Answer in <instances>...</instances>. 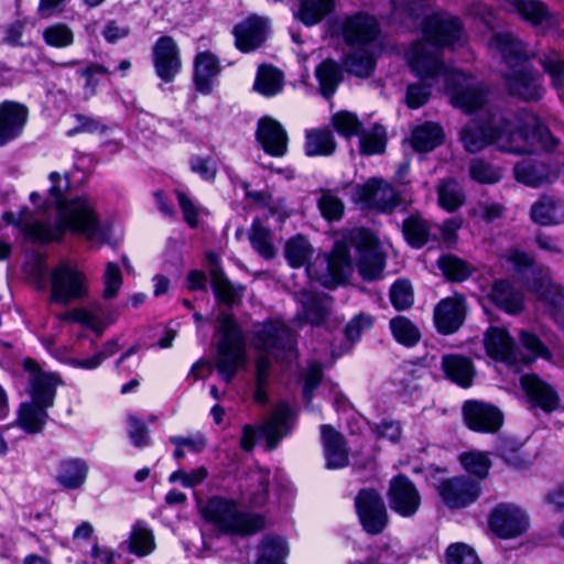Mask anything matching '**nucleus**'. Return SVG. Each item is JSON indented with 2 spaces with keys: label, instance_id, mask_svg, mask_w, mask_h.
Masks as SVG:
<instances>
[{
  "label": "nucleus",
  "instance_id": "nucleus-1",
  "mask_svg": "<svg viewBox=\"0 0 564 564\" xmlns=\"http://www.w3.org/2000/svg\"><path fill=\"white\" fill-rule=\"evenodd\" d=\"M423 41L412 44L406 53L411 70L423 84H413L406 90L410 108H420L429 99L431 88L441 85L453 106L465 112L482 109L486 102L484 85L475 77L447 67L442 58V48L463 45V25L458 18L438 12L425 18L422 28Z\"/></svg>",
  "mask_w": 564,
  "mask_h": 564
},
{
  "label": "nucleus",
  "instance_id": "nucleus-2",
  "mask_svg": "<svg viewBox=\"0 0 564 564\" xmlns=\"http://www.w3.org/2000/svg\"><path fill=\"white\" fill-rule=\"evenodd\" d=\"M464 148L471 153L489 144L513 154H530L538 149L552 150L556 140L539 117L531 112L513 113L509 110H481L460 131Z\"/></svg>",
  "mask_w": 564,
  "mask_h": 564
},
{
  "label": "nucleus",
  "instance_id": "nucleus-3",
  "mask_svg": "<svg viewBox=\"0 0 564 564\" xmlns=\"http://www.w3.org/2000/svg\"><path fill=\"white\" fill-rule=\"evenodd\" d=\"M48 180L51 182L50 200L44 202L40 209L45 214L54 207L57 210V218L54 224L25 223L23 225L25 234L34 242L41 243L59 241L66 231L83 236L93 242H108L110 225L99 220L93 203L87 197L67 200L65 193L69 188V181L59 173L52 172Z\"/></svg>",
  "mask_w": 564,
  "mask_h": 564
},
{
  "label": "nucleus",
  "instance_id": "nucleus-4",
  "mask_svg": "<svg viewBox=\"0 0 564 564\" xmlns=\"http://www.w3.org/2000/svg\"><path fill=\"white\" fill-rule=\"evenodd\" d=\"M350 248H355L358 253L356 265L364 280L373 281L381 276L386 260L377 238L367 229L356 228L343 241L335 243L329 257H324L327 273L316 275V280L327 288H334L346 280L352 270Z\"/></svg>",
  "mask_w": 564,
  "mask_h": 564
},
{
  "label": "nucleus",
  "instance_id": "nucleus-5",
  "mask_svg": "<svg viewBox=\"0 0 564 564\" xmlns=\"http://www.w3.org/2000/svg\"><path fill=\"white\" fill-rule=\"evenodd\" d=\"M332 29L351 48L344 59L346 70L360 78L369 77L376 65L373 47L379 34L377 20L367 13L357 12L337 18Z\"/></svg>",
  "mask_w": 564,
  "mask_h": 564
},
{
  "label": "nucleus",
  "instance_id": "nucleus-6",
  "mask_svg": "<svg viewBox=\"0 0 564 564\" xmlns=\"http://www.w3.org/2000/svg\"><path fill=\"white\" fill-rule=\"evenodd\" d=\"M490 47L506 64L505 79L510 93L521 99L539 100L544 95L542 77L531 67V52L525 44L509 32L495 33Z\"/></svg>",
  "mask_w": 564,
  "mask_h": 564
},
{
  "label": "nucleus",
  "instance_id": "nucleus-7",
  "mask_svg": "<svg viewBox=\"0 0 564 564\" xmlns=\"http://www.w3.org/2000/svg\"><path fill=\"white\" fill-rule=\"evenodd\" d=\"M503 258L518 273L532 274V281L528 282L529 290L536 295L539 302L545 305L554 321L564 328V294L562 288L551 281L549 270L536 265L529 253L517 248L507 250Z\"/></svg>",
  "mask_w": 564,
  "mask_h": 564
},
{
  "label": "nucleus",
  "instance_id": "nucleus-8",
  "mask_svg": "<svg viewBox=\"0 0 564 564\" xmlns=\"http://www.w3.org/2000/svg\"><path fill=\"white\" fill-rule=\"evenodd\" d=\"M199 510L203 519L221 534L250 535L264 525L261 516L241 510L235 500L220 496L210 497Z\"/></svg>",
  "mask_w": 564,
  "mask_h": 564
},
{
  "label": "nucleus",
  "instance_id": "nucleus-9",
  "mask_svg": "<svg viewBox=\"0 0 564 564\" xmlns=\"http://www.w3.org/2000/svg\"><path fill=\"white\" fill-rule=\"evenodd\" d=\"M217 370L225 382H230L238 369L246 365L243 335L231 315L219 316Z\"/></svg>",
  "mask_w": 564,
  "mask_h": 564
},
{
  "label": "nucleus",
  "instance_id": "nucleus-10",
  "mask_svg": "<svg viewBox=\"0 0 564 564\" xmlns=\"http://www.w3.org/2000/svg\"><path fill=\"white\" fill-rule=\"evenodd\" d=\"M50 301L61 305L84 301L89 297V279L75 262L63 260L50 272Z\"/></svg>",
  "mask_w": 564,
  "mask_h": 564
},
{
  "label": "nucleus",
  "instance_id": "nucleus-11",
  "mask_svg": "<svg viewBox=\"0 0 564 564\" xmlns=\"http://www.w3.org/2000/svg\"><path fill=\"white\" fill-rule=\"evenodd\" d=\"M254 346L276 359L289 361L296 357L294 334L279 321L268 322L254 330Z\"/></svg>",
  "mask_w": 564,
  "mask_h": 564
},
{
  "label": "nucleus",
  "instance_id": "nucleus-12",
  "mask_svg": "<svg viewBox=\"0 0 564 564\" xmlns=\"http://www.w3.org/2000/svg\"><path fill=\"white\" fill-rule=\"evenodd\" d=\"M22 367L28 373L31 401L46 408H52L55 401L56 389L63 384L59 375L44 371L32 358H25L22 362Z\"/></svg>",
  "mask_w": 564,
  "mask_h": 564
},
{
  "label": "nucleus",
  "instance_id": "nucleus-13",
  "mask_svg": "<svg viewBox=\"0 0 564 564\" xmlns=\"http://www.w3.org/2000/svg\"><path fill=\"white\" fill-rule=\"evenodd\" d=\"M351 198L361 208L375 209L381 213L391 212L399 204V197L394 188L379 178H371L365 184L354 186Z\"/></svg>",
  "mask_w": 564,
  "mask_h": 564
},
{
  "label": "nucleus",
  "instance_id": "nucleus-14",
  "mask_svg": "<svg viewBox=\"0 0 564 564\" xmlns=\"http://www.w3.org/2000/svg\"><path fill=\"white\" fill-rule=\"evenodd\" d=\"M357 513L362 528L369 534H379L388 522L383 499L372 489H362L355 500Z\"/></svg>",
  "mask_w": 564,
  "mask_h": 564
},
{
  "label": "nucleus",
  "instance_id": "nucleus-15",
  "mask_svg": "<svg viewBox=\"0 0 564 564\" xmlns=\"http://www.w3.org/2000/svg\"><path fill=\"white\" fill-rule=\"evenodd\" d=\"M490 529L502 539L521 535L529 528V517L513 503H499L489 516Z\"/></svg>",
  "mask_w": 564,
  "mask_h": 564
},
{
  "label": "nucleus",
  "instance_id": "nucleus-16",
  "mask_svg": "<svg viewBox=\"0 0 564 564\" xmlns=\"http://www.w3.org/2000/svg\"><path fill=\"white\" fill-rule=\"evenodd\" d=\"M482 343L487 356L495 361L518 366V360L522 359L516 339L503 327L490 326L484 333Z\"/></svg>",
  "mask_w": 564,
  "mask_h": 564
},
{
  "label": "nucleus",
  "instance_id": "nucleus-17",
  "mask_svg": "<svg viewBox=\"0 0 564 564\" xmlns=\"http://www.w3.org/2000/svg\"><path fill=\"white\" fill-rule=\"evenodd\" d=\"M437 490L446 506L458 509L477 500L480 485L467 477H454L441 481Z\"/></svg>",
  "mask_w": 564,
  "mask_h": 564
},
{
  "label": "nucleus",
  "instance_id": "nucleus-18",
  "mask_svg": "<svg viewBox=\"0 0 564 564\" xmlns=\"http://www.w3.org/2000/svg\"><path fill=\"white\" fill-rule=\"evenodd\" d=\"M293 417L294 412L291 406L286 402L280 401L274 405L270 416L259 426L269 451L276 448L280 441L290 434Z\"/></svg>",
  "mask_w": 564,
  "mask_h": 564
},
{
  "label": "nucleus",
  "instance_id": "nucleus-19",
  "mask_svg": "<svg viewBox=\"0 0 564 564\" xmlns=\"http://www.w3.org/2000/svg\"><path fill=\"white\" fill-rule=\"evenodd\" d=\"M463 414L467 426L481 433H495L503 422L502 413L498 408L480 401H466Z\"/></svg>",
  "mask_w": 564,
  "mask_h": 564
},
{
  "label": "nucleus",
  "instance_id": "nucleus-20",
  "mask_svg": "<svg viewBox=\"0 0 564 564\" xmlns=\"http://www.w3.org/2000/svg\"><path fill=\"white\" fill-rule=\"evenodd\" d=\"M153 64L156 75L165 83L172 82L181 72L180 48L171 36H161L153 45Z\"/></svg>",
  "mask_w": 564,
  "mask_h": 564
},
{
  "label": "nucleus",
  "instance_id": "nucleus-21",
  "mask_svg": "<svg viewBox=\"0 0 564 564\" xmlns=\"http://www.w3.org/2000/svg\"><path fill=\"white\" fill-rule=\"evenodd\" d=\"M520 383L532 408H540L544 412H552L558 408L560 395L557 391L538 375H523Z\"/></svg>",
  "mask_w": 564,
  "mask_h": 564
},
{
  "label": "nucleus",
  "instance_id": "nucleus-22",
  "mask_svg": "<svg viewBox=\"0 0 564 564\" xmlns=\"http://www.w3.org/2000/svg\"><path fill=\"white\" fill-rule=\"evenodd\" d=\"M28 118L29 109L25 105L12 100L0 104V147L22 134Z\"/></svg>",
  "mask_w": 564,
  "mask_h": 564
},
{
  "label": "nucleus",
  "instance_id": "nucleus-23",
  "mask_svg": "<svg viewBox=\"0 0 564 564\" xmlns=\"http://www.w3.org/2000/svg\"><path fill=\"white\" fill-rule=\"evenodd\" d=\"M389 500L392 510L402 517H410L420 506V495L414 485L404 476H397L391 480Z\"/></svg>",
  "mask_w": 564,
  "mask_h": 564
},
{
  "label": "nucleus",
  "instance_id": "nucleus-24",
  "mask_svg": "<svg viewBox=\"0 0 564 564\" xmlns=\"http://www.w3.org/2000/svg\"><path fill=\"white\" fill-rule=\"evenodd\" d=\"M258 142L269 155L281 158L288 151V134L276 120L264 117L259 120L256 132Z\"/></svg>",
  "mask_w": 564,
  "mask_h": 564
},
{
  "label": "nucleus",
  "instance_id": "nucleus-25",
  "mask_svg": "<svg viewBox=\"0 0 564 564\" xmlns=\"http://www.w3.org/2000/svg\"><path fill=\"white\" fill-rule=\"evenodd\" d=\"M269 33V21L260 17H249L234 29L236 46L241 52L258 48Z\"/></svg>",
  "mask_w": 564,
  "mask_h": 564
},
{
  "label": "nucleus",
  "instance_id": "nucleus-26",
  "mask_svg": "<svg viewBox=\"0 0 564 564\" xmlns=\"http://www.w3.org/2000/svg\"><path fill=\"white\" fill-rule=\"evenodd\" d=\"M503 7L509 12L518 13L523 20L543 29L557 25L558 19L549 12L544 3L536 0H505Z\"/></svg>",
  "mask_w": 564,
  "mask_h": 564
},
{
  "label": "nucleus",
  "instance_id": "nucleus-27",
  "mask_svg": "<svg viewBox=\"0 0 564 564\" xmlns=\"http://www.w3.org/2000/svg\"><path fill=\"white\" fill-rule=\"evenodd\" d=\"M465 302L459 296L442 300L435 307L434 321L437 329L443 334L456 332L465 319Z\"/></svg>",
  "mask_w": 564,
  "mask_h": 564
},
{
  "label": "nucleus",
  "instance_id": "nucleus-28",
  "mask_svg": "<svg viewBox=\"0 0 564 564\" xmlns=\"http://www.w3.org/2000/svg\"><path fill=\"white\" fill-rule=\"evenodd\" d=\"M322 443L328 469H339L348 465V449L344 436L330 425H322Z\"/></svg>",
  "mask_w": 564,
  "mask_h": 564
},
{
  "label": "nucleus",
  "instance_id": "nucleus-29",
  "mask_svg": "<svg viewBox=\"0 0 564 564\" xmlns=\"http://www.w3.org/2000/svg\"><path fill=\"white\" fill-rule=\"evenodd\" d=\"M490 300L508 314H518L523 310L524 294L514 289L508 280H499L491 286Z\"/></svg>",
  "mask_w": 564,
  "mask_h": 564
},
{
  "label": "nucleus",
  "instance_id": "nucleus-30",
  "mask_svg": "<svg viewBox=\"0 0 564 564\" xmlns=\"http://www.w3.org/2000/svg\"><path fill=\"white\" fill-rule=\"evenodd\" d=\"M219 73V61L214 54L209 52H202L196 55L194 82L196 89L200 94L208 95L212 93L213 80Z\"/></svg>",
  "mask_w": 564,
  "mask_h": 564
},
{
  "label": "nucleus",
  "instance_id": "nucleus-31",
  "mask_svg": "<svg viewBox=\"0 0 564 564\" xmlns=\"http://www.w3.org/2000/svg\"><path fill=\"white\" fill-rule=\"evenodd\" d=\"M518 338L521 346L520 355L522 356V359L518 360V366H529L539 358L549 362H555L552 352L538 335L527 329H521L518 333Z\"/></svg>",
  "mask_w": 564,
  "mask_h": 564
},
{
  "label": "nucleus",
  "instance_id": "nucleus-32",
  "mask_svg": "<svg viewBox=\"0 0 564 564\" xmlns=\"http://www.w3.org/2000/svg\"><path fill=\"white\" fill-rule=\"evenodd\" d=\"M531 219L542 226L564 223V203L553 196H542L531 207Z\"/></svg>",
  "mask_w": 564,
  "mask_h": 564
},
{
  "label": "nucleus",
  "instance_id": "nucleus-33",
  "mask_svg": "<svg viewBox=\"0 0 564 564\" xmlns=\"http://www.w3.org/2000/svg\"><path fill=\"white\" fill-rule=\"evenodd\" d=\"M516 178L529 186H540L551 182L557 175V171L544 163L523 161L514 166Z\"/></svg>",
  "mask_w": 564,
  "mask_h": 564
},
{
  "label": "nucleus",
  "instance_id": "nucleus-34",
  "mask_svg": "<svg viewBox=\"0 0 564 564\" xmlns=\"http://www.w3.org/2000/svg\"><path fill=\"white\" fill-rule=\"evenodd\" d=\"M47 409L33 401L21 403L18 411L17 425L26 433H40L48 419Z\"/></svg>",
  "mask_w": 564,
  "mask_h": 564
},
{
  "label": "nucleus",
  "instance_id": "nucleus-35",
  "mask_svg": "<svg viewBox=\"0 0 564 564\" xmlns=\"http://www.w3.org/2000/svg\"><path fill=\"white\" fill-rule=\"evenodd\" d=\"M88 470L84 459L68 458L61 463L56 479L66 489H77L85 484Z\"/></svg>",
  "mask_w": 564,
  "mask_h": 564
},
{
  "label": "nucleus",
  "instance_id": "nucleus-36",
  "mask_svg": "<svg viewBox=\"0 0 564 564\" xmlns=\"http://www.w3.org/2000/svg\"><path fill=\"white\" fill-rule=\"evenodd\" d=\"M443 370L448 379L463 388L471 384L474 367L471 361L463 356L447 355L442 360Z\"/></svg>",
  "mask_w": 564,
  "mask_h": 564
},
{
  "label": "nucleus",
  "instance_id": "nucleus-37",
  "mask_svg": "<svg viewBox=\"0 0 564 564\" xmlns=\"http://www.w3.org/2000/svg\"><path fill=\"white\" fill-rule=\"evenodd\" d=\"M336 141L327 128L306 131L304 151L307 156H328L334 153Z\"/></svg>",
  "mask_w": 564,
  "mask_h": 564
},
{
  "label": "nucleus",
  "instance_id": "nucleus-38",
  "mask_svg": "<svg viewBox=\"0 0 564 564\" xmlns=\"http://www.w3.org/2000/svg\"><path fill=\"white\" fill-rule=\"evenodd\" d=\"M434 224L420 216H411L403 221V235L406 241L415 248L423 247L430 239L436 238Z\"/></svg>",
  "mask_w": 564,
  "mask_h": 564
},
{
  "label": "nucleus",
  "instance_id": "nucleus-39",
  "mask_svg": "<svg viewBox=\"0 0 564 564\" xmlns=\"http://www.w3.org/2000/svg\"><path fill=\"white\" fill-rule=\"evenodd\" d=\"M315 76L319 84V91L325 98H330L343 80V70L333 59L323 61L315 69Z\"/></svg>",
  "mask_w": 564,
  "mask_h": 564
},
{
  "label": "nucleus",
  "instance_id": "nucleus-40",
  "mask_svg": "<svg viewBox=\"0 0 564 564\" xmlns=\"http://www.w3.org/2000/svg\"><path fill=\"white\" fill-rule=\"evenodd\" d=\"M128 550L139 557L147 556L155 550L154 534L145 522L137 521L132 525Z\"/></svg>",
  "mask_w": 564,
  "mask_h": 564
},
{
  "label": "nucleus",
  "instance_id": "nucleus-41",
  "mask_svg": "<svg viewBox=\"0 0 564 564\" xmlns=\"http://www.w3.org/2000/svg\"><path fill=\"white\" fill-rule=\"evenodd\" d=\"M289 554L286 541L281 536H264L258 549L256 564H281Z\"/></svg>",
  "mask_w": 564,
  "mask_h": 564
},
{
  "label": "nucleus",
  "instance_id": "nucleus-42",
  "mask_svg": "<svg viewBox=\"0 0 564 564\" xmlns=\"http://www.w3.org/2000/svg\"><path fill=\"white\" fill-rule=\"evenodd\" d=\"M442 140V128L436 123L425 122L412 131L411 144L419 152H429L440 145Z\"/></svg>",
  "mask_w": 564,
  "mask_h": 564
},
{
  "label": "nucleus",
  "instance_id": "nucleus-43",
  "mask_svg": "<svg viewBox=\"0 0 564 564\" xmlns=\"http://www.w3.org/2000/svg\"><path fill=\"white\" fill-rule=\"evenodd\" d=\"M300 7L295 18L305 25L318 23L325 15L334 10L335 0H299Z\"/></svg>",
  "mask_w": 564,
  "mask_h": 564
},
{
  "label": "nucleus",
  "instance_id": "nucleus-44",
  "mask_svg": "<svg viewBox=\"0 0 564 564\" xmlns=\"http://www.w3.org/2000/svg\"><path fill=\"white\" fill-rule=\"evenodd\" d=\"M313 249L310 242L302 236L290 239L285 245V257L293 268L306 265V273L312 279L313 268L308 264Z\"/></svg>",
  "mask_w": 564,
  "mask_h": 564
},
{
  "label": "nucleus",
  "instance_id": "nucleus-45",
  "mask_svg": "<svg viewBox=\"0 0 564 564\" xmlns=\"http://www.w3.org/2000/svg\"><path fill=\"white\" fill-rule=\"evenodd\" d=\"M253 87L260 95L273 97L282 91L283 74L272 66L262 65L258 69Z\"/></svg>",
  "mask_w": 564,
  "mask_h": 564
},
{
  "label": "nucleus",
  "instance_id": "nucleus-46",
  "mask_svg": "<svg viewBox=\"0 0 564 564\" xmlns=\"http://www.w3.org/2000/svg\"><path fill=\"white\" fill-rule=\"evenodd\" d=\"M117 351H118V344L116 340H111V341L106 343L104 345V347L98 352H96L95 355H93L89 358L80 359V358H75V357H70L66 354H63V355H57V359L61 362L72 367V368L84 369V370H94V369L98 368L105 359L115 355Z\"/></svg>",
  "mask_w": 564,
  "mask_h": 564
},
{
  "label": "nucleus",
  "instance_id": "nucleus-47",
  "mask_svg": "<svg viewBox=\"0 0 564 564\" xmlns=\"http://www.w3.org/2000/svg\"><path fill=\"white\" fill-rule=\"evenodd\" d=\"M540 64L550 76L552 87L557 91L558 97L564 100V58L552 51L541 57Z\"/></svg>",
  "mask_w": 564,
  "mask_h": 564
},
{
  "label": "nucleus",
  "instance_id": "nucleus-48",
  "mask_svg": "<svg viewBox=\"0 0 564 564\" xmlns=\"http://www.w3.org/2000/svg\"><path fill=\"white\" fill-rule=\"evenodd\" d=\"M437 263L443 274L451 281H465L473 271L469 263L452 254L442 256Z\"/></svg>",
  "mask_w": 564,
  "mask_h": 564
},
{
  "label": "nucleus",
  "instance_id": "nucleus-49",
  "mask_svg": "<svg viewBox=\"0 0 564 564\" xmlns=\"http://www.w3.org/2000/svg\"><path fill=\"white\" fill-rule=\"evenodd\" d=\"M212 285L217 300L226 304L236 303L243 290L242 288H235L224 273L217 269L212 272Z\"/></svg>",
  "mask_w": 564,
  "mask_h": 564
},
{
  "label": "nucleus",
  "instance_id": "nucleus-50",
  "mask_svg": "<svg viewBox=\"0 0 564 564\" xmlns=\"http://www.w3.org/2000/svg\"><path fill=\"white\" fill-rule=\"evenodd\" d=\"M390 328L395 340L404 346H414L420 339L419 329L403 316L392 318Z\"/></svg>",
  "mask_w": 564,
  "mask_h": 564
},
{
  "label": "nucleus",
  "instance_id": "nucleus-51",
  "mask_svg": "<svg viewBox=\"0 0 564 564\" xmlns=\"http://www.w3.org/2000/svg\"><path fill=\"white\" fill-rule=\"evenodd\" d=\"M465 199L460 185L454 181H444L438 186L440 205L447 212H454Z\"/></svg>",
  "mask_w": 564,
  "mask_h": 564
},
{
  "label": "nucleus",
  "instance_id": "nucleus-52",
  "mask_svg": "<svg viewBox=\"0 0 564 564\" xmlns=\"http://www.w3.org/2000/svg\"><path fill=\"white\" fill-rule=\"evenodd\" d=\"M58 319L61 322L78 323L97 333H101L105 328V325L101 323L97 312L82 307L74 308L70 312L61 314Z\"/></svg>",
  "mask_w": 564,
  "mask_h": 564
},
{
  "label": "nucleus",
  "instance_id": "nucleus-53",
  "mask_svg": "<svg viewBox=\"0 0 564 564\" xmlns=\"http://www.w3.org/2000/svg\"><path fill=\"white\" fill-rule=\"evenodd\" d=\"M469 175L480 184H495L501 180V170L481 160L474 159L469 164Z\"/></svg>",
  "mask_w": 564,
  "mask_h": 564
},
{
  "label": "nucleus",
  "instance_id": "nucleus-54",
  "mask_svg": "<svg viewBox=\"0 0 564 564\" xmlns=\"http://www.w3.org/2000/svg\"><path fill=\"white\" fill-rule=\"evenodd\" d=\"M459 462L464 469L479 479L488 475L490 468V460L482 452H467L459 456Z\"/></svg>",
  "mask_w": 564,
  "mask_h": 564
},
{
  "label": "nucleus",
  "instance_id": "nucleus-55",
  "mask_svg": "<svg viewBox=\"0 0 564 564\" xmlns=\"http://www.w3.org/2000/svg\"><path fill=\"white\" fill-rule=\"evenodd\" d=\"M43 39L47 45L63 48L74 43V32L64 23H54L44 29Z\"/></svg>",
  "mask_w": 564,
  "mask_h": 564
},
{
  "label": "nucleus",
  "instance_id": "nucleus-56",
  "mask_svg": "<svg viewBox=\"0 0 564 564\" xmlns=\"http://www.w3.org/2000/svg\"><path fill=\"white\" fill-rule=\"evenodd\" d=\"M250 242L253 249L263 258L271 259L274 256L271 234L258 221H253L252 224L250 231Z\"/></svg>",
  "mask_w": 564,
  "mask_h": 564
},
{
  "label": "nucleus",
  "instance_id": "nucleus-57",
  "mask_svg": "<svg viewBox=\"0 0 564 564\" xmlns=\"http://www.w3.org/2000/svg\"><path fill=\"white\" fill-rule=\"evenodd\" d=\"M446 564H481V562L470 545L456 542L446 550Z\"/></svg>",
  "mask_w": 564,
  "mask_h": 564
},
{
  "label": "nucleus",
  "instance_id": "nucleus-58",
  "mask_svg": "<svg viewBox=\"0 0 564 564\" xmlns=\"http://www.w3.org/2000/svg\"><path fill=\"white\" fill-rule=\"evenodd\" d=\"M386 131L382 127H373L370 131L360 135V151L364 154H379L386 148Z\"/></svg>",
  "mask_w": 564,
  "mask_h": 564
},
{
  "label": "nucleus",
  "instance_id": "nucleus-59",
  "mask_svg": "<svg viewBox=\"0 0 564 564\" xmlns=\"http://www.w3.org/2000/svg\"><path fill=\"white\" fill-rule=\"evenodd\" d=\"M271 361L268 356H260L257 360L256 369V388L253 392V399L259 405L268 403V394L265 390L267 379L269 376Z\"/></svg>",
  "mask_w": 564,
  "mask_h": 564
},
{
  "label": "nucleus",
  "instance_id": "nucleus-60",
  "mask_svg": "<svg viewBox=\"0 0 564 564\" xmlns=\"http://www.w3.org/2000/svg\"><path fill=\"white\" fill-rule=\"evenodd\" d=\"M322 376V365L315 360L308 362L307 368L303 373V400L305 402L306 408H308L313 400L314 390L319 386Z\"/></svg>",
  "mask_w": 564,
  "mask_h": 564
},
{
  "label": "nucleus",
  "instance_id": "nucleus-61",
  "mask_svg": "<svg viewBox=\"0 0 564 564\" xmlns=\"http://www.w3.org/2000/svg\"><path fill=\"white\" fill-rule=\"evenodd\" d=\"M301 302L306 322L317 325L324 321L327 310L321 300L311 293H303Z\"/></svg>",
  "mask_w": 564,
  "mask_h": 564
},
{
  "label": "nucleus",
  "instance_id": "nucleus-62",
  "mask_svg": "<svg viewBox=\"0 0 564 564\" xmlns=\"http://www.w3.org/2000/svg\"><path fill=\"white\" fill-rule=\"evenodd\" d=\"M390 300L398 311L410 307L413 304V292L409 281H395L390 289Z\"/></svg>",
  "mask_w": 564,
  "mask_h": 564
},
{
  "label": "nucleus",
  "instance_id": "nucleus-63",
  "mask_svg": "<svg viewBox=\"0 0 564 564\" xmlns=\"http://www.w3.org/2000/svg\"><path fill=\"white\" fill-rule=\"evenodd\" d=\"M333 127L344 137H352L359 132L361 127L357 116L348 111H339L332 118Z\"/></svg>",
  "mask_w": 564,
  "mask_h": 564
},
{
  "label": "nucleus",
  "instance_id": "nucleus-64",
  "mask_svg": "<svg viewBox=\"0 0 564 564\" xmlns=\"http://www.w3.org/2000/svg\"><path fill=\"white\" fill-rule=\"evenodd\" d=\"M318 208L328 220H338L344 213L343 202L330 192H324L318 199Z\"/></svg>",
  "mask_w": 564,
  "mask_h": 564
}]
</instances>
